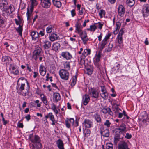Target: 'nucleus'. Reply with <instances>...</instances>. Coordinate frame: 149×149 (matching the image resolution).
<instances>
[{"label": "nucleus", "mask_w": 149, "mask_h": 149, "mask_svg": "<svg viewBox=\"0 0 149 149\" xmlns=\"http://www.w3.org/2000/svg\"><path fill=\"white\" fill-rule=\"evenodd\" d=\"M101 97L104 99L106 100L108 98V93L107 92L100 94Z\"/></svg>", "instance_id": "nucleus-47"}, {"label": "nucleus", "mask_w": 149, "mask_h": 149, "mask_svg": "<svg viewBox=\"0 0 149 149\" xmlns=\"http://www.w3.org/2000/svg\"><path fill=\"white\" fill-rule=\"evenodd\" d=\"M101 111L104 114L108 113L110 115H113V113L110 108L109 107L103 108Z\"/></svg>", "instance_id": "nucleus-20"}, {"label": "nucleus", "mask_w": 149, "mask_h": 149, "mask_svg": "<svg viewBox=\"0 0 149 149\" xmlns=\"http://www.w3.org/2000/svg\"><path fill=\"white\" fill-rule=\"evenodd\" d=\"M101 91L102 93L107 92L104 86H101Z\"/></svg>", "instance_id": "nucleus-59"}, {"label": "nucleus", "mask_w": 149, "mask_h": 149, "mask_svg": "<svg viewBox=\"0 0 149 149\" xmlns=\"http://www.w3.org/2000/svg\"><path fill=\"white\" fill-rule=\"evenodd\" d=\"M25 81L27 84V87L26 89V91L25 92H23V91L24 90V87L25 86V83H22L21 84H18V83L17 82L16 87L17 92L19 94L24 96L28 95L30 89L29 84L27 79L25 80Z\"/></svg>", "instance_id": "nucleus-3"}, {"label": "nucleus", "mask_w": 149, "mask_h": 149, "mask_svg": "<svg viewBox=\"0 0 149 149\" xmlns=\"http://www.w3.org/2000/svg\"><path fill=\"white\" fill-rule=\"evenodd\" d=\"M134 0H127V4L129 6L132 7L134 4Z\"/></svg>", "instance_id": "nucleus-44"}, {"label": "nucleus", "mask_w": 149, "mask_h": 149, "mask_svg": "<svg viewBox=\"0 0 149 149\" xmlns=\"http://www.w3.org/2000/svg\"><path fill=\"white\" fill-rule=\"evenodd\" d=\"M149 120V118H148V116H147V117H146V118L144 117V118L143 119L142 121L146 123L147 121H148Z\"/></svg>", "instance_id": "nucleus-64"}, {"label": "nucleus", "mask_w": 149, "mask_h": 149, "mask_svg": "<svg viewBox=\"0 0 149 149\" xmlns=\"http://www.w3.org/2000/svg\"><path fill=\"white\" fill-rule=\"evenodd\" d=\"M74 120L73 118H67L65 120L66 127L68 128H70L71 126L74 125Z\"/></svg>", "instance_id": "nucleus-8"}, {"label": "nucleus", "mask_w": 149, "mask_h": 149, "mask_svg": "<svg viewBox=\"0 0 149 149\" xmlns=\"http://www.w3.org/2000/svg\"><path fill=\"white\" fill-rule=\"evenodd\" d=\"M54 26L52 25H50L46 28V31L47 33H51L53 30Z\"/></svg>", "instance_id": "nucleus-42"}, {"label": "nucleus", "mask_w": 149, "mask_h": 149, "mask_svg": "<svg viewBox=\"0 0 149 149\" xmlns=\"http://www.w3.org/2000/svg\"><path fill=\"white\" fill-rule=\"evenodd\" d=\"M106 146L107 149H113V145L111 143H107Z\"/></svg>", "instance_id": "nucleus-49"}, {"label": "nucleus", "mask_w": 149, "mask_h": 149, "mask_svg": "<svg viewBox=\"0 0 149 149\" xmlns=\"http://www.w3.org/2000/svg\"><path fill=\"white\" fill-rule=\"evenodd\" d=\"M53 5L58 8H60L62 5L61 2L58 0H52Z\"/></svg>", "instance_id": "nucleus-28"}, {"label": "nucleus", "mask_w": 149, "mask_h": 149, "mask_svg": "<svg viewBox=\"0 0 149 149\" xmlns=\"http://www.w3.org/2000/svg\"><path fill=\"white\" fill-rule=\"evenodd\" d=\"M108 48L107 49V51L108 52H110L111 51L112 49V47H113V44L111 43V42H110L109 45H108Z\"/></svg>", "instance_id": "nucleus-53"}, {"label": "nucleus", "mask_w": 149, "mask_h": 149, "mask_svg": "<svg viewBox=\"0 0 149 149\" xmlns=\"http://www.w3.org/2000/svg\"><path fill=\"white\" fill-rule=\"evenodd\" d=\"M108 41L103 40L102 41L100 46V50L102 51L105 47V45L107 44Z\"/></svg>", "instance_id": "nucleus-34"}, {"label": "nucleus", "mask_w": 149, "mask_h": 149, "mask_svg": "<svg viewBox=\"0 0 149 149\" xmlns=\"http://www.w3.org/2000/svg\"><path fill=\"white\" fill-rule=\"evenodd\" d=\"M52 109L55 112L56 115L58 114V111L57 109V107H56L55 105L53 103L51 104Z\"/></svg>", "instance_id": "nucleus-39"}, {"label": "nucleus", "mask_w": 149, "mask_h": 149, "mask_svg": "<svg viewBox=\"0 0 149 149\" xmlns=\"http://www.w3.org/2000/svg\"><path fill=\"white\" fill-rule=\"evenodd\" d=\"M58 38H59V36L55 33L51 34L49 36V40L52 42L57 40Z\"/></svg>", "instance_id": "nucleus-22"}, {"label": "nucleus", "mask_w": 149, "mask_h": 149, "mask_svg": "<svg viewBox=\"0 0 149 149\" xmlns=\"http://www.w3.org/2000/svg\"><path fill=\"white\" fill-rule=\"evenodd\" d=\"M101 56L100 52H99L98 54L96 55V56L94 60V64L96 66H98L99 65L98 62L100 61Z\"/></svg>", "instance_id": "nucleus-24"}, {"label": "nucleus", "mask_w": 149, "mask_h": 149, "mask_svg": "<svg viewBox=\"0 0 149 149\" xmlns=\"http://www.w3.org/2000/svg\"><path fill=\"white\" fill-rule=\"evenodd\" d=\"M44 43L43 47L45 49H48L51 47V42L49 41L45 40L44 42Z\"/></svg>", "instance_id": "nucleus-27"}, {"label": "nucleus", "mask_w": 149, "mask_h": 149, "mask_svg": "<svg viewBox=\"0 0 149 149\" xmlns=\"http://www.w3.org/2000/svg\"><path fill=\"white\" fill-rule=\"evenodd\" d=\"M90 100V97L88 95L85 94L83 97L82 101L84 105H86L88 104Z\"/></svg>", "instance_id": "nucleus-17"}, {"label": "nucleus", "mask_w": 149, "mask_h": 149, "mask_svg": "<svg viewBox=\"0 0 149 149\" xmlns=\"http://www.w3.org/2000/svg\"><path fill=\"white\" fill-rule=\"evenodd\" d=\"M31 2V5L33 6H35L37 4V3L36 0H30Z\"/></svg>", "instance_id": "nucleus-58"}, {"label": "nucleus", "mask_w": 149, "mask_h": 149, "mask_svg": "<svg viewBox=\"0 0 149 149\" xmlns=\"http://www.w3.org/2000/svg\"><path fill=\"white\" fill-rule=\"evenodd\" d=\"M81 39L83 41V43L85 44H86V42L88 40V38H87V36L82 37V38H81Z\"/></svg>", "instance_id": "nucleus-54"}, {"label": "nucleus", "mask_w": 149, "mask_h": 149, "mask_svg": "<svg viewBox=\"0 0 149 149\" xmlns=\"http://www.w3.org/2000/svg\"><path fill=\"white\" fill-rule=\"evenodd\" d=\"M33 134H30L29 136V139L33 143L32 144V149H40L41 148L42 144L40 143V138L36 135H35L33 138Z\"/></svg>", "instance_id": "nucleus-2"}, {"label": "nucleus", "mask_w": 149, "mask_h": 149, "mask_svg": "<svg viewBox=\"0 0 149 149\" xmlns=\"http://www.w3.org/2000/svg\"><path fill=\"white\" fill-rule=\"evenodd\" d=\"M77 80L76 77H73L72 78L71 84L72 86H74L75 84L76 83Z\"/></svg>", "instance_id": "nucleus-51"}, {"label": "nucleus", "mask_w": 149, "mask_h": 149, "mask_svg": "<svg viewBox=\"0 0 149 149\" xmlns=\"http://www.w3.org/2000/svg\"><path fill=\"white\" fill-rule=\"evenodd\" d=\"M121 23L119 22H117L116 24V29L114 31L113 33L114 34H116L120 27Z\"/></svg>", "instance_id": "nucleus-29"}, {"label": "nucleus", "mask_w": 149, "mask_h": 149, "mask_svg": "<svg viewBox=\"0 0 149 149\" xmlns=\"http://www.w3.org/2000/svg\"><path fill=\"white\" fill-rule=\"evenodd\" d=\"M40 97L41 100L43 103L45 105H48V101L47 100V97L44 94H41L40 95Z\"/></svg>", "instance_id": "nucleus-26"}, {"label": "nucleus", "mask_w": 149, "mask_h": 149, "mask_svg": "<svg viewBox=\"0 0 149 149\" xmlns=\"http://www.w3.org/2000/svg\"><path fill=\"white\" fill-rule=\"evenodd\" d=\"M31 35L32 37V40L37 41L38 40V34L35 31L31 32Z\"/></svg>", "instance_id": "nucleus-23"}, {"label": "nucleus", "mask_w": 149, "mask_h": 149, "mask_svg": "<svg viewBox=\"0 0 149 149\" xmlns=\"http://www.w3.org/2000/svg\"><path fill=\"white\" fill-rule=\"evenodd\" d=\"M64 68L66 70H70V62L68 61L65 62L63 64Z\"/></svg>", "instance_id": "nucleus-40"}, {"label": "nucleus", "mask_w": 149, "mask_h": 149, "mask_svg": "<svg viewBox=\"0 0 149 149\" xmlns=\"http://www.w3.org/2000/svg\"><path fill=\"white\" fill-rule=\"evenodd\" d=\"M15 29L19 34L21 37L22 36V32L23 31L22 26L21 25H19V27L15 28Z\"/></svg>", "instance_id": "nucleus-33"}, {"label": "nucleus", "mask_w": 149, "mask_h": 149, "mask_svg": "<svg viewBox=\"0 0 149 149\" xmlns=\"http://www.w3.org/2000/svg\"><path fill=\"white\" fill-rule=\"evenodd\" d=\"M44 30H43L42 31H40L39 33L38 32H37V33L38 34V37H39V36L40 35L41 36H44Z\"/></svg>", "instance_id": "nucleus-56"}, {"label": "nucleus", "mask_w": 149, "mask_h": 149, "mask_svg": "<svg viewBox=\"0 0 149 149\" xmlns=\"http://www.w3.org/2000/svg\"><path fill=\"white\" fill-rule=\"evenodd\" d=\"M116 130H118L117 132H119L120 134L122 133L123 132L125 133L127 131L126 125L123 124H122Z\"/></svg>", "instance_id": "nucleus-14"}, {"label": "nucleus", "mask_w": 149, "mask_h": 149, "mask_svg": "<svg viewBox=\"0 0 149 149\" xmlns=\"http://www.w3.org/2000/svg\"><path fill=\"white\" fill-rule=\"evenodd\" d=\"M0 10L2 12V15L5 16L12 13L15 10L14 6L10 5L9 6L6 0H0Z\"/></svg>", "instance_id": "nucleus-1"}, {"label": "nucleus", "mask_w": 149, "mask_h": 149, "mask_svg": "<svg viewBox=\"0 0 149 149\" xmlns=\"http://www.w3.org/2000/svg\"><path fill=\"white\" fill-rule=\"evenodd\" d=\"M111 35V33H108V35H106L105 36L104 38L103 39V40H105L106 41H107V40L109 38Z\"/></svg>", "instance_id": "nucleus-57"}, {"label": "nucleus", "mask_w": 149, "mask_h": 149, "mask_svg": "<svg viewBox=\"0 0 149 149\" xmlns=\"http://www.w3.org/2000/svg\"><path fill=\"white\" fill-rule=\"evenodd\" d=\"M71 14L72 17H73L75 15L76 13L74 9L72 10L71 11Z\"/></svg>", "instance_id": "nucleus-62"}, {"label": "nucleus", "mask_w": 149, "mask_h": 149, "mask_svg": "<svg viewBox=\"0 0 149 149\" xmlns=\"http://www.w3.org/2000/svg\"><path fill=\"white\" fill-rule=\"evenodd\" d=\"M26 15L27 16V20L29 22H31L33 18L32 15V13H31V12H29V10L28 8L27 9V12L26 13Z\"/></svg>", "instance_id": "nucleus-30"}, {"label": "nucleus", "mask_w": 149, "mask_h": 149, "mask_svg": "<svg viewBox=\"0 0 149 149\" xmlns=\"http://www.w3.org/2000/svg\"><path fill=\"white\" fill-rule=\"evenodd\" d=\"M56 144L59 149H64V144L61 140L60 139L56 141Z\"/></svg>", "instance_id": "nucleus-21"}, {"label": "nucleus", "mask_w": 149, "mask_h": 149, "mask_svg": "<svg viewBox=\"0 0 149 149\" xmlns=\"http://www.w3.org/2000/svg\"><path fill=\"white\" fill-rule=\"evenodd\" d=\"M96 29V26L95 25H90V28L87 29V30L91 31H94Z\"/></svg>", "instance_id": "nucleus-46"}, {"label": "nucleus", "mask_w": 149, "mask_h": 149, "mask_svg": "<svg viewBox=\"0 0 149 149\" xmlns=\"http://www.w3.org/2000/svg\"><path fill=\"white\" fill-rule=\"evenodd\" d=\"M42 51V49L40 47H37V49L34 51L33 53V57L35 60H36L40 56Z\"/></svg>", "instance_id": "nucleus-7"}, {"label": "nucleus", "mask_w": 149, "mask_h": 149, "mask_svg": "<svg viewBox=\"0 0 149 149\" xmlns=\"http://www.w3.org/2000/svg\"><path fill=\"white\" fill-rule=\"evenodd\" d=\"M124 33V31L123 29H121L120 30L116 38L118 43V46L121 47L122 46L123 43V40L122 35Z\"/></svg>", "instance_id": "nucleus-6"}, {"label": "nucleus", "mask_w": 149, "mask_h": 149, "mask_svg": "<svg viewBox=\"0 0 149 149\" xmlns=\"http://www.w3.org/2000/svg\"><path fill=\"white\" fill-rule=\"evenodd\" d=\"M125 9L123 6L122 5H119L118 8V15L121 16H123L125 13Z\"/></svg>", "instance_id": "nucleus-15"}, {"label": "nucleus", "mask_w": 149, "mask_h": 149, "mask_svg": "<svg viewBox=\"0 0 149 149\" xmlns=\"http://www.w3.org/2000/svg\"><path fill=\"white\" fill-rule=\"evenodd\" d=\"M39 72L42 76H44L45 75L46 73V69L43 65H40L39 67Z\"/></svg>", "instance_id": "nucleus-25"}, {"label": "nucleus", "mask_w": 149, "mask_h": 149, "mask_svg": "<svg viewBox=\"0 0 149 149\" xmlns=\"http://www.w3.org/2000/svg\"><path fill=\"white\" fill-rule=\"evenodd\" d=\"M53 101L56 102L60 100L61 96L60 94L58 93H54L53 95Z\"/></svg>", "instance_id": "nucleus-18"}, {"label": "nucleus", "mask_w": 149, "mask_h": 149, "mask_svg": "<svg viewBox=\"0 0 149 149\" xmlns=\"http://www.w3.org/2000/svg\"><path fill=\"white\" fill-rule=\"evenodd\" d=\"M118 149H129L127 143L125 142H122L118 144Z\"/></svg>", "instance_id": "nucleus-16"}, {"label": "nucleus", "mask_w": 149, "mask_h": 149, "mask_svg": "<svg viewBox=\"0 0 149 149\" xmlns=\"http://www.w3.org/2000/svg\"><path fill=\"white\" fill-rule=\"evenodd\" d=\"M97 24H98V28L100 29H101L103 25V24L101 23L100 22H98Z\"/></svg>", "instance_id": "nucleus-60"}, {"label": "nucleus", "mask_w": 149, "mask_h": 149, "mask_svg": "<svg viewBox=\"0 0 149 149\" xmlns=\"http://www.w3.org/2000/svg\"><path fill=\"white\" fill-rule=\"evenodd\" d=\"M142 13L144 17H146L149 16V4H144L142 7Z\"/></svg>", "instance_id": "nucleus-5"}, {"label": "nucleus", "mask_w": 149, "mask_h": 149, "mask_svg": "<svg viewBox=\"0 0 149 149\" xmlns=\"http://www.w3.org/2000/svg\"><path fill=\"white\" fill-rule=\"evenodd\" d=\"M76 29L75 32H77L78 33H80L82 31V29L83 27L80 23L77 22L75 24Z\"/></svg>", "instance_id": "nucleus-19"}, {"label": "nucleus", "mask_w": 149, "mask_h": 149, "mask_svg": "<svg viewBox=\"0 0 149 149\" xmlns=\"http://www.w3.org/2000/svg\"><path fill=\"white\" fill-rule=\"evenodd\" d=\"M91 131L89 129H85L84 130L83 133L84 136L87 137L90 135Z\"/></svg>", "instance_id": "nucleus-41"}, {"label": "nucleus", "mask_w": 149, "mask_h": 149, "mask_svg": "<svg viewBox=\"0 0 149 149\" xmlns=\"http://www.w3.org/2000/svg\"><path fill=\"white\" fill-rule=\"evenodd\" d=\"M59 74L61 78L64 80L68 79L69 76V73L67 70L62 69L60 70Z\"/></svg>", "instance_id": "nucleus-4"}, {"label": "nucleus", "mask_w": 149, "mask_h": 149, "mask_svg": "<svg viewBox=\"0 0 149 149\" xmlns=\"http://www.w3.org/2000/svg\"><path fill=\"white\" fill-rule=\"evenodd\" d=\"M4 22H5L2 19L1 16H0V27H3Z\"/></svg>", "instance_id": "nucleus-52"}, {"label": "nucleus", "mask_w": 149, "mask_h": 149, "mask_svg": "<svg viewBox=\"0 0 149 149\" xmlns=\"http://www.w3.org/2000/svg\"><path fill=\"white\" fill-rule=\"evenodd\" d=\"M61 56L67 60L70 59L72 58L71 54L68 52H64L61 53Z\"/></svg>", "instance_id": "nucleus-12"}, {"label": "nucleus", "mask_w": 149, "mask_h": 149, "mask_svg": "<svg viewBox=\"0 0 149 149\" xmlns=\"http://www.w3.org/2000/svg\"><path fill=\"white\" fill-rule=\"evenodd\" d=\"M11 60V58L9 56H3L2 58V61L6 63H8L9 61Z\"/></svg>", "instance_id": "nucleus-36"}, {"label": "nucleus", "mask_w": 149, "mask_h": 149, "mask_svg": "<svg viewBox=\"0 0 149 149\" xmlns=\"http://www.w3.org/2000/svg\"><path fill=\"white\" fill-rule=\"evenodd\" d=\"M111 124L108 120H107L104 123V125L106 126L107 127H109Z\"/></svg>", "instance_id": "nucleus-55"}, {"label": "nucleus", "mask_w": 149, "mask_h": 149, "mask_svg": "<svg viewBox=\"0 0 149 149\" xmlns=\"http://www.w3.org/2000/svg\"><path fill=\"white\" fill-rule=\"evenodd\" d=\"M78 34L80 36L81 38H82V37H87L86 32V31H84V32L82 31L80 33Z\"/></svg>", "instance_id": "nucleus-50"}, {"label": "nucleus", "mask_w": 149, "mask_h": 149, "mask_svg": "<svg viewBox=\"0 0 149 149\" xmlns=\"http://www.w3.org/2000/svg\"><path fill=\"white\" fill-rule=\"evenodd\" d=\"M125 137L127 139H130L132 137V135L128 133H127L126 134V135Z\"/></svg>", "instance_id": "nucleus-61"}, {"label": "nucleus", "mask_w": 149, "mask_h": 149, "mask_svg": "<svg viewBox=\"0 0 149 149\" xmlns=\"http://www.w3.org/2000/svg\"><path fill=\"white\" fill-rule=\"evenodd\" d=\"M91 53V50L89 49H84L83 53L82 54V56L84 57H85L88 55H89Z\"/></svg>", "instance_id": "nucleus-35"}, {"label": "nucleus", "mask_w": 149, "mask_h": 149, "mask_svg": "<svg viewBox=\"0 0 149 149\" xmlns=\"http://www.w3.org/2000/svg\"><path fill=\"white\" fill-rule=\"evenodd\" d=\"M89 91V94L92 97L94 98H98L99 96V93L95 89L91 88Z\"/></svg>", "instance_id": "nucleus-9"}, {"label": "nucleus", "mask_w": 149, "mask_h": 149, "mask_svg": "<svg viewBox=\"0 0 149 149\" xmlns=\"http://www.w3.org/2000/svg\"><path fill=\"white\" fill-rule=\"evenodd\" d=\"M99 15L100 18H102L103 16H104L105 15V10L103 9L100 10L99 13Z\"/></svg>", "instance_id": "nucleus-48"}, {"label": "nucleus", "mask_w": 149, "mask_h": 149, "mask_svg": "<svg viewBox=\"0 0 149 149\" xmlns=\"http://www.w3.org/2000/svg\"><path fill=\"white\" fill-rule=\"evenodd\" d=\"M42 6L45 8H49L51 5L50 0H40Z\"/></svg>", "instance_id": "nucleus-11"}, {"label": "nucleus", "mask_w": 149, "mask_h": 149, "mask_svg": "<svg viewBox=\"0 0 149 149\" xmlns=\"http://www.w3.org/2000/svg\"><path fill=\"white\" fill-rule=\"evenodd\" d=\"M60 44L57 42L54 43L52 45V49L55 51H57L58 49L60 47Z\"/></svg>", "instance_id": "nucleus-31"}, {"label": "nucleus", "mask_w": 149, "mask_h": 149, "mask_svg": "<svg viewBox=\"0 0 149 149\" xmlns=\"http://www.w3.org/2000/svg\"><path fill=\"white\" fill-rule=\"evenodd\" d=\"M45 118L46 120L49 118L50 120L52 121L51 124L52 125H54L55 124V120L54 115L51 112L49 113L48 114L45 115Z\"/></svg>", "instance_id": "nucleus-10"}, {"label": "nucleus", "mask_w": 149, "mask_h": 149, "mask_svg": "<svg viewBox=\"0 0 149 149\" xmlns=\"http://www.w3.org/2000/svg\"><path fill=\"white\" fill-rule=\"evenodd\" d=\"M85 58V57H84L83 56H81L80 58L78 59L79 63L82 65L85 63V61L84 59Z\"/></svg>", "instance_id": "nucleus-43"}, {"label": "nucleus", "mask_w": 149, "mask_h": 149, "mask_svg": "<svg viewBox=\"0 0 149 149\" xmlns=\"http://www.w3.org/2000/svg\"><path fill=\"white\" fill-rule=\"evenodd\" d=\"M79 13L80 15H82L83 13V8H81V9L79 10Z\"/></svg>", "instance_id": "nucleus-63"}, {"label": "nucleus", "mask_w": 149, "mask_h": 149, "mask_svg": "<svg viewBox=\"0 0 149 149\" xmlns=\"http://www.w3.org/2000/svg\"><path fill=\"white\" fill-rule=\"evenodd\" d=\"M83 124L85 127L87 128L91 127L93 126V122L89 119H85Z\"/></svg>", "instance_id": "nucleus-13"}, {"label": "nucleus", "mask_w": 149, "mask_h": 149, "mask_svg": "<svg viewBox=\"0 0 149 149\" xmlns=\"http://www.w3.org/2000/svg\"><path fill=\"white\" fill-rule=\"evenodd\" d=\"M11 72L17 75L19 74V72L15 66H13L12 68Z\"/></svg>", "instance_id": "nucleus-37"}, {"label": "nucleus", "mask_w": 149, "mask_h": 149, "mask_svg": "<svg viewBox=\"0 0 149 149\" xmlns=\"http://www.w3.org/2000/svg\"><path fill=\"white\" fill-rule=\"evenodd\" d=\"M118 105L117 104H115L113 106V110L115 113H118L120 109L118 107Z\"/></svg>", "instance_id": "nucleus-45"}, {"label": "nucleus", "mask_w": 149, "mask_h": 149, "mask_svg": "<svg viewBox=\"0 0 149 149\" xmlns=\"http://www.w3.org/2000/svg\"><path fill=\"white\" fill-rule=\"evenodd\" d=\"M100 132L101 134L104 137H108L109 136V130L108 129H106L104 131H101Z\"/></svg>", "instance_id": "nucleus-32"}, {"label": "nucleus", "mask_w": 149, "mask_h": 149, "mask_svg": "<svg viewBox=\"0 0 149 149\" xmlns=\"http://www.w3.org/2000/svg\"><path fill=\"white\" fill-rule=\"evenodd\" d=\"M94 117L95 119L96 120V121L98 123H100L101 122V119L100 116V115L96 113L94 115Z\"/></svg>", "instance_id": "nucleus-38"}]
</instances>
